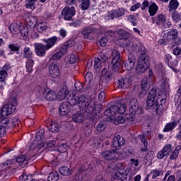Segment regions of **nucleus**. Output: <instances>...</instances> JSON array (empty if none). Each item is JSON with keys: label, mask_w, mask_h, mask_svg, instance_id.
Wrapping results in <instances>:
<instances>
[{"label": "nucleus", "mask_w": 181, "mask_h": 181, "mask_svg": "<svg viewBox=\"0 0 181 181\" xmlns=\"http://www.w3.org/2000/svg\"><path fill=\"white\" fill-rule=\"evenodd\" d=\"M177 125V122H168L165 124L163 132H170V131H173L176 128V126Z\"/></svg>", "instance_id": "26"}, {"label": "nucleus", "mask_w": 181, "mask_h": 181, "mask_svg": "<svg viewBox=\"0 0 181 181\" xmlns=\"http://www.w3.org/2000/svg\"><path fill=\"white\" fill-rule=\"evenodd\" d=\"M134 118L135 117L129 113V115H119L115 119H114V117H111L110 121H114V124L115 125H118V124H125L126 121L127 122H133V121L134 120Z\"/></svg>", "instance_id": "7"}, {"label": "nucleus", "mask_w": 181, "mask_h": 181, "mask_svg": "<svg viewBox=\"0 0 181 181\" xmlns=\"http://www.w3.org/2000/svg\"><path fill=\"white\" fill-rule=\"evenodd\" d=\"M100 59V61H102L104 63H107V62H108V55L106 53H101Z\"/></svg>", "instance_id": "63"}, {"label": "nucleus", "mask_w": 181, "mask_h": 181, "mask_svg": "<svg viewBox=\"0 0 181 181\" xmlns=\"http://www.w3.org/2000/svg\"><path fill=\"white\" fill-rule=\"evenodd\" d=\"M111 59L112 70L115 73H117L119 70L122 62L121 59V52L117 49H113L111 52Z\"/></svg>", "instance_id": "3"}, {"label": "nucleus", "mask_w": 181, "mask_h": 181, "mask_svg": "<svg viewBox=\"0 0 181 181\" xmlns=\"http://www.w3.org/2000/svg\"><path fill=\"white\" fill-rule=\"evenodd\" d=\"M136 62V59L135 56L132 54H129L128 59L124 64L125 69L129 71V70H132L134 67H135V63Z\"/></svg>", "instance_id": "17"}, {"label": "nucleus", "mask_w": 181, "mask_h": 181, "mask_svg": "<svg viewBox=\"0 0 181 181\" xmlns=\"http://www.w3.org/2000/svg\"><path fill=\"white\" fill-rule=\"evenodd\" d=\"M69 100H71V98H68L67 101H69ZM69 111H70V108H69V102H64L59 106V114L62 117L67 115Z\"/></svg>", "instance_id": "23"}, {"label": "nucleus", "mask_w": 181, "mask_h": 181, "mask_svg": "<svg viewBox=\"0 0 181 181\" xmlns=\"http://www.w3.org/2000/svg\"><path fill=\"white\" fill-rule=\"evenodd\" d=\"M59 177H60V175H59V173L57 172L51 173L47 177V181H57L59 180Z\"/></svg>", "instance_id": "37"}, {"label": "nucleus", "mask_w": 181, "mask_h": 181, "mask_svg": "<svg viewBox=\"0 0 181 181\" xmlns=\"http://www.w3.org/2000/svg\"><path fill=\"white\" fill-rule=\"evenodd\" d=\"M69 25L72 28H78V26L81 25V21L78 20L76 21H74L73 23H71Z\"/></svg>", "instance_id": "64"}, {"label": "nucleus", "mask_w": 181, "mask_h": 181, "mask_svg": "<svg viewBox=\"0 0 181 181\" xmlns=\"http://www.w3.org/2000/svg\"><path fill=\"white\" fill-rule=\"evenodd\" d=\"M62 54L60 51L57 52V53L54 54L50 58L49 60L52 62L53 60H59L60 58L62 57Z\"/></svg>", "instance_id": "50"}, {"label": "nucleus", "mask_w": 181, "mask_h": 181, "mask_svg": "<svg viewBox=\"0 0 181 181\" xmlns=\"http://www.w3.org/2000/svg\"><path fill=\"white\" fill-rule=\"evenodd\" d=\"M111 72H105V74H103L101 78L103 84H104V83H108L110 81V80L111 79Z\"/></svg>", "instance_id": "44"}, {"label": "nucleus", "mask_w": 181, "mask_h": 181, "mask_svg": "<svg viewBox=\"0 0 181 181\" xmlns=\"http://www.w3.org/2000/svg\"><path fill=\"white\" fill-rule=\"evenodd\" d=\"M116 11H109L107 13V18L108 19H115L116 18H118L117 14H116Z\"/></svg>", "instance_id": "60"}, {"label": "nucleus", "mask_w": 181, "mask_h": 181, "mask_svg": "<svg viewBox=\"0 0 181 181\" xmlns=\"http://www.w3.org/2000/svg\"><path fill=\"white\" fill-rule=\"evenodd\" d=\"M158 7L156 4L153 3L148 7V12L150 13V16H154L156 15V12H158Z\"/></svg>", "instance_id": "33"}, {"label": "nucleus", "mask_w": 181, "mask_h": 181, "mask_svg": "<svg viewBox=\"0 0 181 181\" xmlns=\"http://www.w3.org/2000/svg\"><path fill=\"white\" fill-rule=\"evenodd\" d=\"M0 125H7V124H9V119L6 118V116H4L3 117H1L0 114Z\"/></svg>", "instance_id": "61"}, {"label": "nucleus", "mask_w": 181, "mask_h": 181, "mask_svg": "<svg viewBox=\"0 0 181 181\" xmlns=\"http://www.w3.org/2000/svg\"><path fill=\"white\" fill-rule=\"evenodd\" d=\"M68 62H69V64H73L76 63V62H77V57H76V55H74V54L70 55Z\"/></svg>", "instance_id": "62"}, {"label": "nucleus", "mask_w": 181, "mask_h": 181, "mask_svg": "<svg viewBox=\"0 0 181 181\" xmlns=\"http://www.w3.org/2000/svg\"><path fill=\"white\" fill-rule=\"evenodd\" d=\"M115 11L116 12V16H117V18H121V16H124V15H125V10L122 8Z\"/></svg>", "instance_id": "52"}, {"label": "nucleus", "mask_w": 181, "mask_h": 181, "mask_svg": "<svg viewBox=\"0 0 181 181\" xmlns=\"http://www.w3.org/2000/svg\"><path fill=\"white\" fill-rule=\"evenodd\" d=\"M42 144H40V142L35 140L30 145V149H31L32 151L35 149H42Z\"/></svg>", "instance_id": "39"}, {"label": "nucleus", "mask_w": 181, "mask_h": 181, "mask_svg": "<svg viewBox=\"0 0 181 181\" xmlns=\"http://www.w3.org/2000/svg\"><path fill=\"white\" fill-rule=\"evenodd\" d=\"M18 30L21 34V36L23 37L24 40H28V36H29V28L28 26L20 23L18 25Z\"/></svg>", "instance_id": "24"}, {"label": "nucleus", "mask_w": 181, "mask_h": 181, "mask_svg": "<svg viewBox=\"0 0 181 181\" xmlns=\"http://www.w3.org/2000/svg\"><path fill=\"white\" fill-rule=\"evenodd\" d=\"M25 67L28 73H32L33 71V66L35 64V61L33 58H26Z\"/></svg>", "instance_id": "28"}, {"label": "nucleus", "mask_w": 181, "mask_h": 181, "mask_svg": "<svg viewBox=\"0 0 181 181\" xmlns=\"http://www.w3.org/2000/svg\"><path fill=\"white\" fill-rule=\"evenodd\" d=\"M54 145H56V141L54 140L46 141L42 144V148L44 149H47V148H52V146H54Z\"/></svg>", "instance_id": "42"}, {"label": "nucleus", "mask_w": 181, "mask_h": 181, "mask_svg": "<svg viewBox=\"0 0 181 181\" xmlns=\"http://www.w3.org/2000/svg\"><path fill=\"white\" fill-rule=\"evenodd\" d=\"M16 162L18 163H23V165H28V159L26 158V156H19L16 158Z\"/></svg>", "instance_id": "46"}, {"label": "nucleus", "mask_w": 181, "mask_h": 181, "mask_svg": "<svg viewBox=\"0 0 181 181\" xmlns=\"http://www.w3.org/2000/svg\"><path fill=\"white\" fill-rule=\"evenodd\" d=\"M49 130L51 132H54L55 134H57L60 131V129L59 127V124H57V122H52L50 123V128Z\"/></svg>", "instance_id": "35"}, {"label": "nucleus", "mask_w": 181, "mask_h": 181, "mask_svg": "<svg viewBox=\"0 0 181 181\" xmlns=\"http://www.w3.org/2000/svg\"><path fill=\"white\" fill-rule=\"evenodd\" d=\"M179 157V152L176 151H172L170 155V160H176L177 158Z\"/></svg>", "instance_id": "58"}, {"label": "nucleus", "mask_w": 181, "mask_h": 181, "mask_svg": "<svg viewBox=\"0 0 181 181\" xmlns=\"http://www.w3.org/2000/svg\"><path fill=\"white\" fill-rule=\"evenodd\" d=\"M94 30H95V28H94V27H88L83 29L81 31L83 38L88 39L90 37V35H91V33H93Z\"/></svg>", "instance_id": "25"}, {"label": "nucleus", "mask_w": 181, "mask_h": 181, "mask_svg": "<svg viewBox=\"0 0 181 181\" xmlns=\"http://www.w3.org/2000/svg\"><path fill=\"white\" fill-rule=\"evenodd\" d=\"M18 28H19L18 24L16 23H13L11 24V25L9 27V30H11V32L12 33H16V32L18 31Z\"/></svg>", "instance_id": "51"}, {"label": "nucleus", "mask_w": 181, "mask_h": 181, "mask_svg": "<svg viewBox=\"0 0 181 181\" xmlns=\"http://www.w3.org/2000/svg\"><path fill=\"white\" fill-rule=\"evenodd\" d=\"M45 137V130L44 129H40L37 132L35 135V138L37 141V142H40V141H42L43 138Z\"/></svg>", "instance_id": "45"}, {"label": "nucleus", "mask_w": 181, "mask_h": 181, "mask_svg": "<svg viewBox=\"0 0 181 181\" xmlns=\"http://www.w3.org/2000/svg\"><path fill=\"white\" fill-rule=\"evenodd\" d=\"M47 29V23L42 22L37 25V30L40 33H43V32H46Z\"/></svg>", "instance_id": "36"}, {"label": "nucleus", "mask_w": 181, "mask_h": 181, "mask_svg": "<svg viewBox=\"0 0 181 181\" xmlns=\"http://www.w3.org/2000/svg\"><path fill=\"white\" fill-rule=\"evenodd\" d=\"M8 76V72L5 70H1L0 71V83H4L5 81V79Z\"/></svg>", "instance_id": "48"}, {"label": "nucleus", "mask_w": 181, "mask_h": 181, "mask_svg": "<svg viewBox=\"0 0 181 181\" xmlns=\"http://www.w3.org/2000/svg\"><path fill=\"white\" fill-rule=\"evenodd\" d=\"M34 46L37 56H45L46 54V50H49L47 47L43 45L42 43H35Z\"/></svg>", "instance_id": "20"}, {"label": "nucleus", "mask_w": 181, "mask_h": 181, "mask_svg": "<svg viewBox=\"0 0 181 181\" xmlns=\"http://www.w3.org/2000/svg\"><path fill=\"white\" fill-rule=\"evenodd\" d=\"M74 87L76 90V91H84V90H83V83H81V82H76L75 84H74Z\"/></svg>", "instance_id": "54"}, {"label": "nucleus", "mask_w": 181, "mask_h": 181, "mask_svg": "<svg viewBox=\"0 0 181 181\" xmlns=\"http://www.w3.org/2000/svg\"><path fill=\"white\" fill-rule=\"evenodd\" d=\"M153 23H156L158 26H160V25H165L166 23V16L163 14H158L155 17L152 18Z\"/></svg>", "instance_id": "22"}, {"label": "nucleus", "mask_w": 181, "mask_h": 181, "mask_svg": "<svg viewBox=\"0 0 181 181\" xmlns=\"http://www.w3.org/2000/svg\"><path fill=\"white\" fill-rule=\"evenodd\" d=\"M132 84V79L129 77L122 78L117 81V86L118 88L127 89Z\"/></svg>", "instance_id": "15"}, {"label": "nucleus", "mask_w": 181, "mask_h": 181, "mask_svg": "<svg viewBox=\"0 0 181 181\" xmlns=\"http://www.w3.org/2000/svg\"><path fill=\"white\" fill-rule=\"evenodd\" d=\"M178 6L179 2L177 0H170L168 5L169 12H175V11L177 9Z\"/></svg>", "instance_id": "29"}, {"label": "nucleus", "mask_w": 181, "mask_h": 181, "mask_svg": "<svg viewBox=\"0 0 181 181\" xmlns=\"http://www.w3.org/2000/svg\"><path fill=\"white\" fill-rule=\"evenodd\" d=\"M56 98H57V95L56 94V93H54V91L52 90L48 92L46 95V100H47L48 101H54Z\"/></svg>", "instance_id": "38"}, {"label": "nucleus", "mask_w": 181, "mask_h": 181, "mask_svg": "<svg viewBox=\"0 0 181 181\" xmlns=\"http://www.w3.org/2000/svg\"><path fill=\"white\" fill-rule=\"evenodd\" d=\"M85 80L87 83H90L93 81V74L87 72L85 75Z\"/></svg>", "instance_id": "59"}, {"label": "nucleus", "mask_w": 181, "mask_h": 181, "mask_svg": "<svg viewBox=\"0 0 181 181\" xmlns=\"http://www.w3.org/2000/svg\"><path fill=\"white\" fill-rule=\"evenodd\" d=\"M172 152V144H166L157 154V158L162 160L164 158H168Z\"/></svg>", "instance_id": "12"}, {"label": "nucleus", "mask_w": 181, "mask_h": 181, "mask_svg": "<svg viewBox=\"0 0 181 181\" xmlns=\"http://www.w3.org/2000/svg\"><path fill=\"white\" fill-rule=\"evenodd\" d=\"M67 95H69V90H67V86H63L57 95V99H58L59 101H63V100H66Z\"/></svg>", "instance_id": "21"}, {"label": "nucleus", "mask_w": 181, "mask_h": 181, "mask_svg": "<svg viewBox=\"0 0 181 181\" xmlns=\"http://www.w3.org/2000/svg\"><path fill=\"white\" fill-rule=\"evenodd\" d=\"M149 57H141L138 59V64L136 67V73L137 74H141V73H145L146 70L149 68Z\"/></svg>", "instance_id": "6"}, {"label": "nucleus", "mask_w": 181, "mask_h": 181, "mask_svg": "<svg viewBox=\"0 0 181 181\" xmlns=\"http://www.w3.org/2000/svg\"><path fill=\"white\" fill-rule=\"evenodd\" d=\"M49 73L52 78H57L60 76V68L59 65L54 63H52L49 66Z\"/></svg>", "instance_id": "16"}, {"label": "nucleus", "mask_w": 181, "mask_h": 181, "mask_svg": "<svg viewBox=\"0 0 181 181\" xmlns=\"http://www.w3.org/2000/svg\"><path fill=\"white\" fill-rule=\"evenodd\" d=\"M37 0H25V8L27 9H30V11H35L36 8V4H35Z\"/></svg>", "instance_id": "30"}, {"label": "nucleus", "mask_w": 181, "mask_h": 181, "mask_svg": "<svg viewBox=\"0 0 181 181\" xmlns=\"http://www.w3.org/2000/svg\"><path fill=\"white\" fill-rule=\"evenodd\" d=\"M94 62H95V64L93 66L94 69H100V67H101V62H102L101 59L98 57L95 58Z\"/></svg>", "instance_id": "56"}, {"label": "nucleus", "mask_w": 181, "mask_h": 181, "mask_svg": "<svg viewBox=\"0 0 181 181\" xmlns=\"http://www.w3.org/2000/svg\"><path fill=\"white\" fill-rule=\"evenodd\" d=\"M59 173L63 176H69L73 173V170H70L67 167L63 166L59 168Z\"/></svg>", "instance_id": "31"}, {"label": "nucleus", "mask_w": 181, "mask_h": 181, "mask_svg": "<svg viewBox=\"0 0 181 181\" xmlns=\"http://www.w3.org/2000/svg\"><path fill=\"white\" fill-rule=\"evenodd\" d=\"M123 176H124V173H122L118 170L114 171L112 173V177H113V179H115L116 180H122Z\"/></svg>", "instance_id": "41"}, {"label": "nucleus", "mask_w": 181, "mask_h": 181, "mask_svg": "<svg viewBox=\"0 0 181 181\" xmlns=\"http://www.w3.org/2000/svg\"><path fill=\"white\" fill-rule=\"evenodd\" d=\"M158 92L155 88H152L148 93V100L146 101V105L148 107V110L153 112V114H156L160 115L162 111H163V103H166V98H162L160 100V105L158 103V100H155Z\"/></svg>", "instance_id": "2"}, {"label": "nucleus", "mask_w": 181, "mask_h": 181, "mask_svg": "<svg viewBox=\"0 0 181 181\" xmlns=\"http://www.w3.org/2000/svg\"><path fill=\"white\" fill-rule=\"evenodd\" d=\"M125 144V140H124V137L121 136V135L118 134L115 137H114L112 141V146L115 148L117 151Z\"/></svg>", "instance_id": "19"}, {"label": "nucleus", "mask_w": 181, "mask_h": 181, "mask_svg": "<svg viewBox=\"0 0 181 181\" xmlns=\"http://www.w3.org/2000/svg\"><path fill=\"white\" fill-rule=\"evenodd\" d=\"M148 81H149V78L148 77L144 78L143 80L141 81V86L143 90L142 93L144 95H146V91H148L149 89V88H148Z\"/></svg>", "instance_id": "27"}, {"label": "nucleus", "mask_w": 181, "mask_h": 181, "mask_svg": "<svg viewBox=\"0 0 181 181\" xmlns=\"http://www.w3.org/2000/svg\"><path fill=\"white\" fill-rule=\"evenodd\" d=\"M139 139L141 141V142L144 144V147L141 148L142 152H146L148 151V141L145 138V135H139Z\"/></svg>", "instance_id": "34"}, {"label": "nucleus", "mask_w": 181, "mask_h": 181, "mask_svg": "<svg viewBox=\"0 0 181 181\" xmlns=\"http://www.w3.org/2000/svg\"><path fill=\"white\" fill-rule=\"evenodd\" d=\"M107 128V123L105 122H100L96 127V131L98 132H104Z\"/></svg>", "instance_id": "40"}, {"label": "nucleus", "mask_w": 181, "mask_h": 181, "mask_svg": "<svg viewBox=\"0 0 181 181\" xmlns=\"http://www.w3.org/2000/svg\"><path fill=\"white\" fill-rule=\"evenodd\" d=\"M23 57L24 59H33V50L32 49V45L26 43L23 50Z\"/></svg>", "instance_id": "18"}, {"label": "nucleus", "mask_w": 181, "mask_h": 181, "mask_svg": "<svg viewBox=\"0 0 181 181\" xmlns=\"http://www.w3.org/2000/svg\"><path fill=\"white\" fill-rule=\"evenodd\" d=\"M19 180H22V181H36V180H33V177H32L31 175H27L25 174H23L22 175H21L19 177Z\"/></svg>", "instance_id": "47"}, {"label": "nucleus", "mask_w": 181, "mask_h": 181, "mask_svg": "<svg viewBox=\"0 0 181 181\" xmlns=\"http://www.w3.org/2000/svg\"><path fill=\"white\" fill-rule=\"evenodd\" d=\"M8 49H10L11 52H19L21 47L15 44H10L8 45Z\"/></svg>", "instance_id": "53"}, {"label": "nucleus", "mask_w": 181, "mask_h": 181, "mask_svg": "<svg viewBox=\"0 0 181 181\" xmlns=\"http://www.w3.org/2000/svg\"><path fill=\"white\" fill-rule=\"evenodd\" d=\"M108 42V39L107 38V37H103L101 38V40L99 42V45L100 46H101L102 47H105V46H107V43Z\"/></svg>", "instance_id": "57"}, {"label": "nucleus", "mask_w": 181, "mask_h": 181, "mask_svg": "<svg viewBox=\"0 0 181 181\" xmlns=\"http://www.w3.org/2000/svg\"><path fill=\"white\" fill-rule=\"evenodd\" d=\"M74 15H76V8L74 6L64 7L62 11V16L65 21H71Z\"/></svg>", "instance_id": "10"}, {"label": "nucleus", "mask_w": 181, "mask_h": 181, "mask_svg": "<svg viewBox=\"0 0 181 181\" xmlns=\"http://www.w3.org/2000/svg\"><path fill=\"white\" fill-rule=\"evenodd\" d=\"M129 37H131V35L125 31L120 33L119 35V43L121 44V46H122L123 47H127V50L132 45V42H131Z\"/></svg>", "instance_id": "9"}, {"label": "nucleus", "mask_w": 181, "mask_h": 181, "mask_svg": "<svg viewBox=\"0 0 181 181\" xmlns=\"http://www.w3.org/2000/svg\"><path fill=\"white\" fill-rule=\"evenodd\" d=\"M90 0H82L81 4H80V8L83 11H86V9H88L90 7Z\"/></svg>", "instance_id": "43"}, {"label": "nucleus", "mask_w": 181, "mask_h": 181, "mask_svg": "<svg viewBox=\"0 0 181 181\" xmlns=\"http://www.w3.org/2000/svg\"><path fill=\"white\" fill-rule=\"evenodd\" d=\"M129 52H135V53L140 54L139 56V58L142 57H148V54H146V48H145V46H144V44L142 42H138L137 44H134L132 42V45L129 47L127 49Z\"/></svg>", "instance_id": "4"}, {"label": "nucleus", "mask_w": 181, "mask_h": 181, "mask_svg": "<svg viewBox=\"0 0 181 181\" xmlns=\"http://www.w3.org/2000/svg\"><path fill=\"white\" fill-rule=\"evenodd\" d=\"M129 114L132 115L135 118V115L138 114V115H141L144 112V109L142 107L138 105V100L135 98H132L129 100Z\"/></svg>", "instance_id": "5"}, {"label": "nucleus", "mask_w": 181, "mask_h": 181, "mask_svg": "<svg viewBox=\"0 0 181 181\" xmlns=\"http://www.w3.org/2000/svg\"><path fill=\"white\" fill-rule=\"evenodd\" d=\"M118 153L116 150H106L102 153V157L104 160L111 161L115 160Z\"/></svg>", "instance_id": "13"}, {"label": "nucleus", "mask_w": 181, "mask_h": 181, "mask_svg": "<svg viewBox=\"0 0 181 181\" xmlns=\"http://www.w3.org/2000/svg\"><path fill=\"white\" fill-rule=\"evenodd\" d=\"M167 40H171L172 43H175L177 46L181 45V38L177 37V31L176 30L167 33Z\"/></svg>", "instance_id": "11"}, {"label": "nucleus", "mask_w": 181, "mask_h": 181, "mask_svg": "<svg viewBox=\"0 0 181 181\" xmlns=\"http://www.w3.org/2000/svg\"><path fill=\"white\" fill-rule=\"evenodd\" d=\"M44 42L47 43V49H50L51 47H53L54 46V44L57 41V37H52V38H49V40H43Z\"/></svg>", "instance_id": "32"}, {"label": "nucleus", "mask_w": 181, "mask_h": 181, "mask_svg": "<svg viewBox=\"0 0 181 181\" xmlns=\"http://www.w3.org/2000/svg\"><path fill=\"white\" fill-rule=\"evenodd\" d=\"M70 105V110L77 111L81 108V112L74 114L72 120L78 124H83L86 119L91 118L92 115H98L103 110L101 105H93L87 101L84 95L77 96L68 99Z\"/></svg>", "instance_id": "1"}, {"label": "nucleus", "mask_w": 181, "mask_h": 181, "mask_svg": "<svg viewBox=\"0 0 181 181\" xmlns=\"http://www.w3.org/2000/svg\"><path fill=\"white\" fill-rule=\"evenodd\" d=\"M67 149H69V146H67V144L64 143L59 144L58 146V151L59 152H61V153L66 152Z\"/></svg>", "instance_id": "49"}, {"label": "nucleus", "mask_w": 181, "mask_h": 181, "mask_svg": "<svg viewBox=\"0 0 181 181\" xmlns=\"http://www.w3.org/2000/svg\"><path fill=\"white\" fill-rule=\"evenodd\" d=\"M111 115L114 116L115 114H124L127 111V105L122 102H118L115 105H112L109 108Z\"/></svg>", "instance_id": "8"}, {"label": "nucleus", "mask_w": 181, "mask_h": 181, "mask_svg": "<svg viewBox=\"0 0 181 181\" xmlns=\"http://www.w3.org/2000/svg\"><path fill=\"white\" fill-rule=\"evenodd\" d=\"M161 173H162V175H163L162 171L157 170V169H154L153 170L152 179H156V177H159V176H160Z\"/></svg>", "instance_id": "55"}, {"label": "nucleus", "mask_w": 181, "mask_h": 181, "mask_svg": "<svg viewBox=\"0 0 181 181\" xmlns=\"http://www.w3.org/2000/svg\"><path fill=\"white\" fill-rule=\"evenodd\" d=\"M15 110H16V106H15V105L8 104L4 105L0 113L1 118L11 115L12 112H15Z\"/></svg>", "instance_id": "14"}]
</instances>
